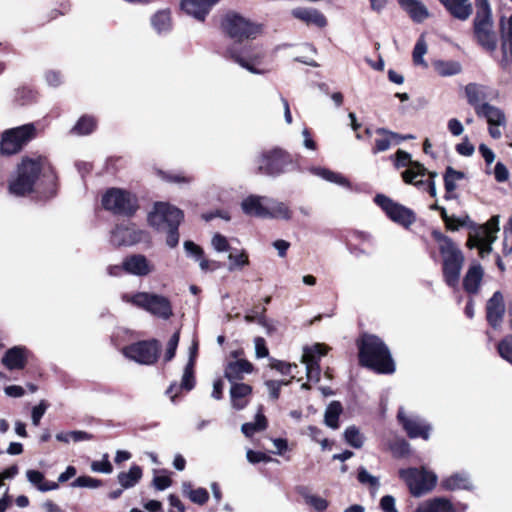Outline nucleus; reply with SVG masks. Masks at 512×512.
Masks as SVG:
<instances>
[{
    "instance_id": "bf43d9fd",
    "label": "nucleus",
    "mask_w": 512,
    "mask_h": 512,
    "mask_svg": "<svg viewBox=\"0 0 512 512\" xmlns=\"http://www.w3.org/2000/svg\"><path fill=\"white\" fill-rule=\"evenodd\" d=\"M211 245L217 252H227L230 250L227 238L220 233L213 235Z\"/></svg>"
},
{
    "instance_id": "58836bf2",
    "label": "nucleus",
    "mask_w": 512,
    "mask_h": 512,
    "mask_svg": "<svg viewBox=\"0 0 512 512\" xmlns=\"http://www.w3.org/2000/svg\"><path fill=\"white\" fill-rule=\"evenodd\" d=\"M416 512H455V509L449 500L434 498L419 506Z\"/></svg>"
},
{
    "instance_id": "c756f323",
    "label": "nucleus",
    "mask_w": 512,
    "mask_h": 512,
    "mask_svg": "<svg viewBox=\"0 0 512 512\" xmlns=\"http://www.w3.org/2000/svg\"><path fill=\"white\" fill-rule=\"evenodd\" d=\"M252 370L253 365L245 359L231 361L225 368V377L229 382L233 383L243 379L244 374H249Z\"/></svg>"
},
{
    "instance_id": "ddd939ff",
    "label": "nucleus",
    "mask_w": 512,
    "mask_h": 512,
    "mask_svg": "<svg viewBox=\"0 0 512 512\" xmlns=\"http://www.w3.org/2000/svg\"><path fill=\"white\" fill-rule=\"evenodd\" d=\"M374 202L381 207L390 220L405 228L411 226L416 220L415 213L411 209L393 201L383 194H377L374 198Z\"/></svg>"
},
{
    "instance_id": "412c9836",
    "label": "nucleus",
    "mask_w": 512,
    "mask_h": 512,
    "mask_svg": "<svg viewBox=\"0 0 512 512\" xmlns=\"http://www.w3.org/2000/svg\"><path fill=\"white\" fill-rule=\"evenodd\" d=\"M222 0H182L181 7L188 15L204 21L211 9Z\"/></svg>"
},
{
    "instance_id": "774afa93",
    "label": "nucleus",
    "mask_w": 512,
    "mask_h": 512,
    "mask_svg": "<svg viewBox=\"0 0 512 512\" xmlns=\"http://www.w3.org/2000/svg\"><path fill=\"white\" fill-rule=\"evenodd\" d=\"M184 249H185L186 253L189 256L194 257L196 261L199 260L203 256V253H204L203 249L199 245L195 244L192 241H185Z\"/></svg>"
},
{
    "instance_id": "9b49d317",
    "label": "nucleus",
    "mask_w": 512,
    "mask_h": 512,
    "mask_svg": "<svg viewBox=\"0 0 512 512\" xmlns=\"http://www.w3.org/2000/svg\"><path fill=\"white\" fill-rule=\"evenodd\" d=\"M399 476L407 484L411 494L416 497L431 491L437 482L436 474L424 468L401 469Z\"/></svg>"
},
{
    "instance_id": "0e129e2a",
    "label": "nucleus",
    "mask_w": 512,
    "mask_h": 512,
    "mask_svg": "<svg viewBox=\"0 0 512 512\" xmlns=\"http://www.w3.org/2000/svg\"><path fill=\"white\" fill-rule=\"evenodd\" d=\"M358 480L360 483L369 484L372 487L379 486L378 478L371 475L364 467H361L358 471Z\"/></svg>"
},
{
    "instance_id": "c85d7f7f",
    "label": "nucleus",
    "mask_w": 512,
    "mask_h": 512,
    "mask_svg": "<svg viewBox=\"0 0 512 512\" xmlns=\"http://www.w3.org/2000/svg\"><path fill=\"white\" fill-rule=\"evenodd\" d=\"M449 13L459 19L466 20L472 13L470 0H438Z\"/></svg>"
},
{
    "instance_id": "09e8293b",
    "label": "nucleus",
    "mask_w": 512,
    "mask_h": 512,
    "mask_svg": "<svg viewBox=\"0 0 512 512\" xmlns=\"http://www.w3.org/2000/svg\"><path fill=\"white\" fill-rule=\"evenodd\" d=\"M56 439L60 442L69 443L70 441L80 442L92 439V435L85 431H69L56 434Z\"/></svg>"
},
{
    "instance_id": "a19ab883",
    "label": "nucleus",
    "mask_w": 512,
    "mask_h": 512,
    "mask_svg": "<svg viewBox=\"0 0 512 512\" xmlns=\"http://www.w3.org/2000/svg\"><path fill=\"white\" fill-rule=\"evenodd\" d=\"M182 493L198 505H204L209 499V493L205 488L193 489L191 482L182 483Z\"/></svg>"
},
{
    "instance_id": "0eeeda50",
    "label": "nucleus",
    "mask_w": 512,
    "mask_h": 512,
    "mask_svg": "<svg viewBox=\"0 0 512 512\" xmlns=\"http://www.w3.org/2000/svg\"><path fill=\"white\" fill-rule=\"evenodd\" d=\"M121 299L163 320H168L173 316L171 301L164 295L151 292L125 293Z\"/></svg>"
},
{
    "instance_id": "393cba45",
    "label": "nucleus",
    "mask_w": 512,
    "mask_h": 512,
    "mask_svg": "<svg viewBox=\"0 0 512 512\" xmlns=\"http://www.w3.org/2000/svg\"><path fill=\"white\" fill-rule=\"evenodd\" d=\"M27 362V349L15 346L6 351L2 358L3 365L9 370L23 369Z\"/></svg>"
},
{
    "instance_id": "f257e3e1",
    "label": "nucleus",
    "mask_w": 512,
    "mask_h": 512,
    "mask_svg": "<svg viewBox=\"0 0 512 512\" xmlns=\"http://www.w3.org/2000/svg\"><path fill=\"white\" fill-rule=\"evenodd\" d=\"M222 26L229 37L238 40L226 48L224 57L252 74H265L268 70L260 68L265 58L263 49L252 44L242 45L239 43L245 39L256 38L261 32V25L253 23L237 13H230L224 18Z\"/></svg>"
},
{
    "instance_id": "a878e982",
    "label": "nucleus",
    "mask_w": 512,
    "mask_h": 512,
    "mask_svg": "<svg viewBox=\"0 0 512 512\" xmlns=\"http://www.w3.org/2000/svg\"><path fill=\"white\" fill-rule=\"evenodd\" d=\"M266 200H269V198L257 195H250L242 201V210L244 211V213L248 215L265 218L267 215L266 212L268 206Z\"/></svg>"
},
{
    "instance_id": "4c0bfd02",
    "label": "nucleus",
    "mask_w": 512,
    "mask_h": 512,
    "mask_svg": "<svg viewBox=\"0 0 512 512\" xmlns=\"http://www.w3.org/2000/svg\"><path fill=\"white\" fill-rule=\"evenodd\" d=\"M441 486L445 490H459L465 489L468 490L471 488V482L469 477L465 473H455L445 479L442 480Z\"/></svg>"
},
{
    "instance_id": "bb28decb",
    "label": "nucleus",
    "mask_w": 512,
    "mask_h": 512,
    "mask_svg": "<svg viewBox=\"0 0 512 512\" xmlns=\"http://www.w3.org/2000/svg\"><path fill=\"white\" fill-rule=\"evenodd\" d=\"M399 6L414 22L421 23L429 17V11L419 0H397Z\"/></svg>"
},
{
    "instance_id": "cd10ccee",
    "label": "nucleus",
    "mask_w": 512,
    "mask_h": 512,
    "mask_svg": "<svg viewBox=\"0 0 512 512\" xmlns=\"http://www.w3.org/2000/svg\"><path fill=\"white\" fill-rule=\"evenodd\" d=\"M194 386H195L194 359L192 356L189 358V360L184 368L179 389H185L186 391H190L194 388ZM177 389H178V386L176 384H171L166 391V393L168 395H170L172 401H174V398L176 396V393H174V391Z\"/></svg>"
},
{
    "instance_id": "c9c22d12",
    "label": "nucleus",
    "mask_w": 512,
    "mask_h": 512,
    "mask_svg": "<svg viewBox=\"0 0 512 512\" xmlns=\"http://www.w3.org/2000/svg\"><path fill=\"white\" fill-rule=\"evenodd\" d=\"M266 203L268 206L265 218H274L286 221L292 218V211L284 202L269 198V200H266Z\"/></svg>"
},
{
    "instance_id": "1a4fd4ad",
    "label": "nucleus",
    "mask_w": 512,
    "mask_h": 512,
    "mask_svg": "<svg viewBox=\"0 0 512 512\" xmlns=\"http://www.w3.org/2000/svg\"><path fill=\"white\" fill-rule=\"evenodd\" d=\"M103 207L116 215L132 216L138 209L137 197L120 188H110L102 197Z\"/></svg>"
},
{
    "instance_id": "6e6d98bb",
    "label": "nucleus",
    "mask_w": 512,
    "mask_h": 512,
    "mask_svg": "<svg viewBox=\"0 0 512 512\" xmlns=\"http://www.w3.org/2000/svg\"><path fill=\"white\" fill-rule=\"evenodd\" d=\"M304 500L306 504L312 506L316 511L322 512L327 509L328 502L322 497L311 495V494H304L303 495Z\"/></svg>"
},
{
    "instance_id": "b1692460",
    "label": "nucleus",
    "mask_w": 512,
    "mask_h": 512,
    "mask_svg": "<svg viewBox=\"0 0 512 512\" xmlns=\"http://www.w3.org/2000/svg\"><path fill=\"white\" fill-rule=\"evenodd\" d=\"M150 25L158 36L168 35L173 29L171 11L169 9L158 10L151 16Z\"/></svg>"
},
{
    "instance_id": "6e6552de",
    "label": "nucleus",
    "mask_w": 512,
    "mask_h": 512,
    "mask_svg": "<svg viewBox=\"0 0 512 512\" xmlns=\"http://www.w3.org/2000/svg\"><path fill=\"white\" fill-rule=\"evenodd\" d=\"M439 251L443 258V276L446 284L456 287L459 283L460 273L464 263V256L461 250L447 236L440 235Z\"/></svg>"
},
{
    "instance_id": "4d7b16f0",
    "label": "nucleus",
    "mask_w": 512,
    "mask_h": 512,
    "mask_svg": "<svg viewBox=\"0 0 512 512\" xmlns=\"http://www.w3.org/2000/svg\"><path fill=\"white\" fill-rule=\"evenodd\" d=\"M35 97H36V93L32 89L27 88V87H22L16 91L15 100L20 105H25V104L33 101L35 99Z\"/></svg>"
},
{
    "instance_id": "49530a36",
    "label": "nucleus",
    "mask_w": 512,
    "mask_h": 512,
    "mask_svg": "<svg viewBox=\"0 0 512 512\" xmlns=\"http://www.w3.org/2000/svg\"><path fill=\"white\" fill-rule=\"evenodd\" d=\"M96 127V121L91 116H82L75 126L72 128V133L77 135L90 134Z\"/></svg>"
},
{
    "instance_id": "20e7f679",
    "label": "nucleus",
    "mask_w": 512,
    "mask_h": 512,
    "mask_svg": "<svg viewBox=\"0 0 512 512\" xmlns=\"http://www.w3.org/2000/svg\"><path fill=\"white\" fill-rule=\"evenodd\" d=\"M183 219V211L167 202H156L147 218L151 227L166 232V244L170 248H175L179 243L178 228Z\"/></svg>"
},
{
    "instance_id": "423d86ee",
    "label": "nucleus",
    "mask_w": 512,
    "mask_h": 512,
    "mask_svg": "<svg viewBox=\"0 0 512 512\" xmlns=\"http://www.w3.org/2000/svg\"><path fill=\"white\" fill-rule=\"evenodd\" d=\"M476 15L473 21V37L485 51L493 53L498 46V33L495 29L488 0H475Z\"/></svg>"
},
{
    "instance_id": "5701e85b",
    "label": "nucleus",
    "mask_w": 512,
    "mask_h": 512,
    "mask_svg": "<svg viewBox=\"0 0 512 512\" xmlns=\"http://www.w3.org/2000/svg\"><path fill=\"white\" fill-rule=\"evenodd\" d=\"M292 15L307 25H314L318 28H324L327 25L325 15L315 8L298 7L292 10Z\"/></svg>"
},
{
    "instance_id": "680f3d73",
    "label": "nucleus",
    "mask_w": 512,
    "mask_h": 512,
    "mask_svg": "<svg viewBox=\"0 0 512 512\" xmlns=\"http://www.w3.org/2000/svg\"><path fill=\"white\" fill-rule=\"evenodd\" d=\"M179 332H175L167 343V348L164 356L166 362L171 361L175 356L176 349L179 343Z\"/></svg>"
},
{
    "instance_id": "603ef678",
    "label": "nucleus",
    "mask_w": 512,
    "mask_h": 512,
    "mask_svg": "<svg viewBox=\"0 0 512 512\" xmlns=\"http://www.w3.org/2000/svg\"><path fill=\"white\" fill-rule=\"evenodd\" d=\"M228 259L230 260L228 267L229 271L241 269L249 264L248 255L244 250H242L239 254L230 253Z\"/></svg>"
},
{
    "instance_id": "69168bd1",
    "label": "nucleus",
    "mask_w": 512,
    "mask_h": 512,
    "mask_svg": "<svg viewBox=\"0 0 512 512\" xmlns=\"http://www.w3.org/2000/svg\"><path fill=\"white\" fill-rule=\"evenodd\" d=\"M246 458L251 464H256L260 462H269L272 460V458L268 455H266L263 452L254 451L249 449L246 453Z\"/></svg>"
},
{
    "instance_id": "dca6fc26",
    "label": "nucleus",
    "mask_w": 512,
    "mask_h": 512,
    "mask_svg": "<svg viewBox=\"0 0 512 512\" xmlns=\"http://www.w3.org/2000/svg\"><path fill=\"white\" fill-rule=\"evenodd\" d=\"M395 165L397 168L406 167L401 174L405 183L413 184L418 188L424 183L422 178L427 174V169L419 162L413 161L409 153L398 150Z\"/></svg>"
},
{
    "instance_id": "052dcab7",
    "label": "nucleus",
    "mask_w": 512,
    "mask_h": 512,
    "mask_svg": "<svg viewBox=\"0 0 512 512\" xmlns=\"http://www.w3.org/2000/svg\"><path fill=\"white\" fill-rule=\"evenodd\" d=\"M91 470L93 472L109 474L112 472L113 467L108 460V455L105 454L103 460L93 461L91 464Z\"/></svg>"
},
{
    "instance_id": "3c124183",
    "label": "nucleus",
    "mask_w": 512,
    "mask_h": 512,
    "mask_svg": "<svg viewBox=\"0 0 512 512\" xmlns=\"http://www.w3.org/2000/svg\"><path fill=\"white\" fill-rule=\"evenodd\" d=\"M427 52V45L423 37H420L418 41L416 42L414 49H413V61L416 65H423L427 66L424 55Z\"/></svg>"
},
{
    "instance_id": "de8ad7c7",
    "label": "nucleus",
    "mask_w": 512,
    "mask_h": 512,
    "mask_svg": "<svg viewBox=\"0 0 512 512\" xmlns=\"http://www.w3.org/2000/svg\"><path fill=\"white\" fill-rule=\"evenodd\" d=\"M465 177V174L461 171H457L452 167H447L444 174V185L445 190L448 192H454L457 188L456 182L462 180Z\"/></svg>"
},
{
    "instance_id": "a18cd8bd",
    "label": "nucleus",
    "mask_w": 512,
    "mask_h": 512,
    "mask_svg": "<svg viewBox=\"0 0 512 512\" xmlns=\"http://www.w3.org/2000/svg\"><path fill=\"white\" fill-rule=\"evenodd\" d=\"M434 68L443 77L457 75L462 71L461 64L456 61H436Z\"/></svg>"
},
{
    "instance_id": "72a5a7b5",
    "label": "nucleus",
    "mask_w": 512,
    "mask_h": 512,
    "mask_svg": "<svg viewBox=\"0 0 512 512\" xmlns=\"http://www.w3.org/2000/svg\"><path fill=\"white\" fill-rule=\"evenodd\" d=\"M483 278V269L480 264H474L468 269L464 279L463 287L469 294H476Z\"/></svg>"
},
{
    "instance_id": "2eb2a0df",
    "label": "nucleus",
    "mask_w": 512,
    "mask_h": 512,
    "mask_svg": "<svg viewBox=\"0 0 512 512\" xmlns=\"http://www.w3.org/2000/svg\"><path fill=\"white\" fill-rule=\"evenodd\" d=\"M147 233L134 223L126 222L116 225L110 234V243L114 247L132 246L144 241Z\"/></svg>"
},
{
    "instance_id": "473e14b6",
    "label": "nucleus",
    "mask_w": 512,
    "mask_h": 512,
    "mask_svg": "<svg viewBox=\"0 0 512 512\" xmlns=\"http://www.w3.org/2000/svg\"><path fill=\"white\" fill-rule=\"evenodd\" d=\"M27 481L40 492H48L57 490L59 485L57 482L47 481L43 472L39 470L29 469L26 471Z\"/></svg>"
},
{
    "instance_id": "f03ea898",
    "label": "nucleus",
    "mask_w": 512,
    "mask_h": 512,
    "mask_svg": "<svg viewBox=\"0 0 512 512\" xmlns=\"http://www.w3.org/2000/svg\"><path fill=\"white\" fill-rule=\"evenodd\" d=\"M9 191L25 196L33 191L48 199L56 194V175L44 156L25 157L17 166L16 175L9 182Z\"/></svg>"
},
{
    "instance_id": "e433bc0d",
    "label": "nucleus",
    "mask_w": 512,
    "mask_h": 512,
    "mask_svg": "<svg viewBox=\"0 0 512 512\" xmlns=\"http://www.w3.org/2000/svg\"><path fill=\"white\" fill-rule=\"evenodd\" d=\"M309 172L328 182L335 183L343 187H350V182L342 174L331 171L323 167H310Z\"/></svg>"
},
{
    "instance_id": "4468645a",
    "label": "nucleus",
    "mask_w": 512,
    "mask_h": 512,
    "mask_svg": "<svg viewBox=\"0 0 512 512\" xmlns=\"http://www.w3.org/2000/svg\"><path fill=\"white\" fill-rule=\"evenodd\" d=\"M157 340L140 341L123 348L125 357L142 365L154 364L159 356Z\"/></svg>"
},
{
    "instance_id": "5fc2aeb1",
    "label": "nucleus",
    "mask_w": 512,
    "mask_h": 512,
    "mask_svg": "<svg viewBox=\"0 0 512 512\" xmlns=\"http://www.w3.org/2000/svg\"><path fill=\"white\" fill-rule=\"evenodd\" d=\"M498 352L503 359L512 364V335L505 337L498 344Z\"/></svg>"
},
{
    "instance_id": "4be33fe9",
    "label": "nucleus",
    "mask_w": 512,
    "mask_h": 512,
    "mask_svg": "<svg viewBox=\"0 0 512 512\" xmlns=\"http://www.w3.org/2000/svg\"><path fill=\"white\" fill-rule=\"evenodd\" d=\"M124 270L127 274L143 277L154 271V265L142 254H133L124 259Z\"/></svg>"
},
{
    "instance_id": "8fccbe9b",
    "label": "nucleus",
    "mask_w": 512,
    "mask_h": 512,
    "mask_svg": "<svg viewBox=\"0 0 512 512\" xmlns=\"http://www.w3.org/2000/svg\"><path fill=\"white\" fill-rule=\"evenodd\" d=\"M345 441L354 448H361L364 443L363 435L356 426H349L344 432Z\"/></svg>"
},
{
    "instance_id": "f704fd0d",
    "label": "nucleus",
    "mask_w": 512,
    "mask_h": 512,
    "mask_svg": "<svg viewBox=\"0 0 512 512\" xmlns=\"http://www.w3.org/2000/svg\"><path fill=\"white\" fill-rule=\"evenodd\" d=\"M252 392L251 386L244 383H232L230 397L233 408L243 409L247 405L246 397Z\"/></svg>"
},
{
    "instance_id": "f8f14e48",
    "label": "nucleus",
    "mask_w": 512,
    "mask_h": 512,
    "mask_svg": "<svg viewBox=\"0 0 512 512\" xmlns=\"http://www.w3.org/2000/svg\"><path fill=\"white\" fill-rule=\"evenodd\" d=\"M292 165L291 155L278 148L263 152L258 159L259 172L269 176H279L288 171Z\"/></svg>"
},
{
    "instance_id": "aec40b11",
    "label": "nucleus",
    "mask_w": 512,
    "mask_h": 512,
    "mask_svg": "<svg viewBox=\"0 0 512 512\" xmlns=\"http://www.w3.org/2000/svg\"><path fill=\"white\" fill-rule=\"evenodd\" d=\"M501 26V51L500 65L506 68L512 62V14L500 20Z\"/></svg>"
},
{
    "instance_id": "7ed1b4c3",
    "label": "nucleus",
    "mask_w": 512,
    "mask_h": 512,
    "mask_svg": "<svg viewBox=\"0 0 512 512\" xmlns=\"http://www.w3.org/2000/svg\"><path fill=\"white\" fill-rule=\"evenodd\" d=\"M449 230L455 231L460 227L468 226L470 228L467 246L469 248H477L479 255L484 257L492 251V244L497 239V232L499 231L498 216H493L490 220L483 225H475L471 223L468 215L463 217L450 216L448 222H445Z\"/></svg>"
},
{
    "instance_id": "a211bd4d",
    "label": "nucleus",
    "mask_w": 512,
    "mask_h": 512,
    "mask_svg": "<svg viewBox=\"0 0 512 512\" xmlns=\"http://www.w3.org/2000/svg\"><path fill=\"white\" fill-rule=\"evenodd\" d=\"M328 347L316 343L311 347L303 349L302 362L306 365L307 377L309 380L319 381L320 379V358L326 355Z\"/></svg>"
},
{
    "instance_id": "e2e57ef3",
    "label": "nucleus",
    "mask_w": 512,
    "mask_h": 512,
    "mask_svg": "<svg viewBox=\"0 0 512 512\" xmlns=\"http://www.w3.org/2000/svg\"><path fill=\"white\" fill-rule=\"evenodd\" d=\"M48 408V404L42 400L38 405L34 406L31 413L32 423L35 426H38L41 418L45 414Z\"/></svg>"
},
{
    "instance_id": "6ab92c4d",
    "label": "nucleus",
    "mask_w": 512,
    "mask_h": 512,
    "mask_svg": "<svg viewBox=\"0 0 512 512\" xmlns=\"http://www.w3.org/2000/svg\"><path fill=\"white\" fill-rule=\"evenodd\" d=\"M505 314L504 298L500 291H496L486 304V318L490 326L497 329L501 326Z\"/></svg>"
},
{
    "instance_id": "2f4dec72",
    "label": "nucleus",
    "mask_w": 512,
    "mask_h": 512,
    "mask_svg": "<svg viewBox=\"0 0 512 512\" xmlns=\"http://www.w3.org/2000/svg\"><path fill=\"white\" fill-rule=\"evenodd\" d=\"M477 116L484 117L490 126H504L506 118L503 111L489 103H482L481 107L477 108Z\"/></svg>"
},
{
    "instance_id": "f3484780",
    "label": "nucleus",
    "mask_w": 512,
    "mask_h": 512,
    "mask_svg": "<svg viewBox=\"0 0 512 512\" xmlns=\"http://www.w3.org/2000/svg\"><path fill=\"white\" fill-rule=\"evenodd\" d=\"M397 417L410 438L429 439L432 428L424 419L416 415H406L403 408L399 409Z\"/></svg>"
},
{
    "instance_id": "79ce46f5",
    "label": "nucleus",
    "mask_w": 512,
    "mask_h": 512,
    "mask_svg": "<svg viewBox=\"0 0 512 512\" xmlns=\"http://www.w3.org/2000/svg\"><path fill=\"white\" fill-rule=\"evenodd\" d=\"M376 134H378L380 137L376 138L375 140V147L372 149L373 154L388 150L391 146V140L393 138H399L396 133L388 131L384 128H378L376 130Z\"/></svg>"
},
{
    "instance_id": "c03bdc74",
    "label": "nucleus",
    "mask_w": 512,
    "mask_h": 512,
    "mask_svg": "<svg viewBox=\"0 0 512 512\" xmlns=\"http://www.w3.org/2000/svg\"><path fill=\"white\" fill-rule=\"evenodd\" d=\"M266 427H267V420H266L265 416L263 415V413L261 411H259L256 414L255 421L244 423L241 427V430L246 437H251L256 432L266 429Z\"/></svg>"
},
{
    "instance_id": "9d476101",
    "label": "nucleus",
    "mask_w": 512,
    "mask_h": 512,
    "mask_svg": "<svg viewBox=\"0 0 512 512\" xmlns=\"http://www.w3.org/2000/svg\"><path fill=\"white\" fill-rule=\"evenodd\" d=\"M36 134V127L33 123L8 129L2 135L0 152L5 155L15 154L34 139Z\"/></svg>"
},
{
    "instance_id": "13d9d810",
    "label": "nucleus",
    "mask_w": 512,
    "mask_h": 512,
    "mask_svg": "<svg viewBox=\"0 0 512 512\" xmlns=\"http://www.w3.org/2000/svg\"><path fill=\"white\" fill-rule=\"evenodd\" d=\"M390 449L395 457H404L410 452V445L405 440H396L391 444Z\"/></svg>"
},
{
    "instance_id": "864d4df0",
    "label": "nucleus",
    "mask_w": 512,
    "mask_h": 512,
    "mask_svg": "<svg viewBox=\"0 0 512 512\" xmlns=\"http://www.w3.org/2000/svg\"><path fill=\"white\" fill-rule=\"evenodd\" d=\"M101 484L102 482L99 479L90 476H80L71 483V486L95 489L100 487Z\"/></svg>"
},
{
    "instance_id": "338daca9",
    "label": "nucleus",
    "mask_w": 512,
    "mask_h": 512,
    "mask_svg": "<svg viewBox=\"0 0 512 512\" xmlns=\"http://www.w3.org/2000/svg\"><path fill=\"white\" fill-rule=\"evenodd\" d=\"M271 367L283 375H290V374H293V369H296L297 365L279 361V360H275L271 364Z\"/></svg>"
},
{
    "instance_id": "37998d69",
    "label": "nucleus",
    "mask_w": 512,
    "mask_h": 512,
    "mask_svg": "<svg viewBox=\"0 0 512 512\" xmlns=\"http://www.w3.org/2000/svg\"><path fill=\"white\" fill-rule=\"evenodd\" d=\"M342 410V405L339 401H332L325 410V424L332 429H337L339 427V416Z\"/></svg>"
},
{
    "instance_id": "39448f33",
    "label": "nucleus",
    "mask_w": 512,
    "mask_h": 512,
    "mask_svg": "<svg viewBox=\"0 0 512 512\" xmlns=\"http://www.w3.org/2000/svg\"><path fill=\"white\" fill-rule=\"evenodd\" d=\"M359 360L363 366L378 373L390 374L395 371L387 346L374 335L363 336L359 346Z\"/></svg>"
},
{
    "instance_id": "ea45409f",
    "label": "nucleus",
    "mask_w": 512,
    "mask_h": 512,
    "mask_svg": "<svg viewBox=\"0 0 512 512\" xmlns=\"http://www.w3.org/2000/svg\"><path fill=\"white\" fill-rule=\"evenodd\" d=\"M142 478V469L138 465H132L127 472L118 474L117 479L123 489L134 487Z\"/></svg>"
},
{
    "instance_id": "7c9ffc66",
    "label": "nucleus",
    "mask_w": 512,
    "mask_h": 512,
    "mask_svg": "<svg viewBox=\"0 0 512 512\" xmlns=\"http://www.w3.org/2000/svg\"><path fill=\"white\" fill-rule=\"evenodd\" d=\"M464 93L468 104L477 112V108L482 105L481 102L487 98V86L474 82L468 83L464 87Z\"/></svg>"
}]
</instances>
